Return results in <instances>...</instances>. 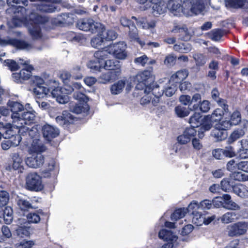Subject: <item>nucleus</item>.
<instances>
[{"label":"nucleus","instance_id":"1","mask_svg":"<svg viewBox=\"0 0 248 248\" xmlns=\"http://www.w3.org/2000/svg\"><path fill=\"white\" fill-rule=\"evenodd\" d=\"M126 45L124 42H119L110 45L105 49L96 51L94 57L99 59H105L108 56L112 54L119 59H124L127 56L125 51Z\"/></svg>","mask_w":248,"mask_h":248},{"label":"nucleus","instance_id":"2","mask_svg":"<svg viewBox=\"0 0 248 248\" xmlns=\"http://www.w3.org/2000/svg\"><path fill=\"white\" fill-rule=\"evenodd\" d=\"M35 112L33 110L24 111L21 115L18 118L14 116L15 118L13 127H16L19 129V134L24 135L26 133V131L29 130V127L27 125L33 123L35 118Z\"/></svg>","mask_w":248,"mask_h":248},{"label":"nucleus","instance_id":"3","mask_svg":"<svg viewBox=\"0 0 248 248\" xmlns=\"http://www.w3.org/2000/svg\"><path fill=\"white\" fill-rule=\"evenodd\" d=\"M29 19L32 22L29 27V31L33 39H39L42 37L39 24H45L48 21V18L38 14L31 12L29 16Z\"/></svg>","mask_w":248,"mask_h":248},{"label":"nucleus","instance_id":"4","mask_svg":"<svg viewBox=\"0 0 248 248\" xmlns=\"http://www.w3.org/2000/svg\"><path fill=\"white\" fill-rule=\"evenodd\" d=\"M206 2L207 0H185L183 2L184 14L191 16L200 14L204 10Z\"/></svg>","mask_w":248,"mask_h":248},{"label":"nucleus","instance_id":"5","mask_svg":"<svg viewBox=\"0 0 248 248\" xmlns=\"http://www.w3.org/2000/svg\"><path fill=\"white\" fill-rule=\"evenodd\" d=\"M248 230V222L238 221L227 227V232L229 236L239 237L245 234Z\"/></svg>","mask_w":248,"mask_h":248},{"label":"nucleus","instance_id":"6","mask_svg":"<svg viewBox=\"0 0 248 248\" xmlns=\"http://www.w3.org/2000/svg\"><path fill=\"white\" fill-rule=\"evenodd\" d=\"M31 81L34 85L33 92L38 98H43L46 95L50 89L46 87L44 79L39 76H34L31 78Z\"/></svg>","mask_w":248,"mask_h":248},{"label":"nucleus","instance_id":"7","mask_svg":"<svg viewBox=\"0 0 248 248\" xmlns=\"http://www.w3.org/2000/svg\"><path fill=\"white\" fill-rule=\"evenodd\" d=\"M77 26L80 30L89 31L92 33H95L100 29H103V25L91 19L79 20L77 23Z\"/></svg>","mask_w":248,"mask_h":248},{"label":"nucleus","instance_id":"8","mask_svg":"<svg viewBox=\"0 0 248 248\" xmlns=\"http://www.w3.org/2000/svg\"><path fill=\"white\" fill-rule=\"evenodd\" d=\"M27 188L31 191H38L43 188L42 178L35 172L29 173L26 177Z\"/></svg>","mask_w":248,"mask_h":248},{"label":"nucleus","instance_id":"9","mask_svg":"<svg viewBox=\"0 0 248 248\" xmlns=\"http://www.w3.org/2000/svg\"><path fill=\"white\" fill-rule=\"evenodd\" d=\"M140 4L150 2L153 4L152 12L155 16L161 15L166 11L167 3L165 0H135Z\"/></svg>","mask_w":248,"mask_h":248},{"label":"nucleus","instance_id":"10","mask_svg":"<svg viewBox=\"0 0 248 248\" xmlns=\"http://www.w3.org/2000/svg\"><path fill=\"white\" fill-rule=\"evenodd\" d=\"M26 158L25 162L27 166L31 168L37 169L43 166L45 162V157L40 153L32 154Z\"/></svg>","mask_w":248,"mask_h":248},{"label":"nucleus","instance_id":"11","mask_svg":"<svg viewBox=\"0 0 248 248\" xmlns=\"http://www.w3.org/2000/svg\"><path fill=\"white\" fill-rule=\"evenodd\" d=\"M15 14L16 15L14 16L11 21V23L13 25H9L11 27H20L28 18L26 9L22 6H20L17 9V13H16ZM9 24H10L9 23Z\"/></svg>","mask_w":248,"mask_h":248},{"label":"nucleus","instance_id":"12","mask_svg":"<svg viewBox=\"0 0 248 248\" xmlns=\"http://www.w3.org/2000/svg\"><path fill=\"white\" fill-rule=\"evenodd\" d=\"M151 76V73L149 71H144L138 73L134 78V82L136 85V89L137 90H143L147 86L148 80Z\"/></svg>","mask_w":248,"mask_h":248},{"label":"nucleus","instance_id":"13","mask_svg":"<svg viewBox=\"0 0 248 248\" xmlns=\"http://www.w3.org/2000/svg\"><path fill=\"white\" fill-rule=\"evenodd\" d=\"M8 45L14 46L20 49L26 50H30L32 48L31 44L24 41L10 38H7L4 39L0 38V45L6 46Z\"/></svg>","mask_w":248,"mask_h":248},{"label":"nucleus","instance_id":"14","mask_svg":"<svg viewBox=\"0 0 248 248\" xmlns=\"http://www.w3.org/2000/svg\"><path fill=\"white\" fill-rule=\"evenodd\" d=\"M167 3V9L174 15L184 14V7L181 0H165Z\"/></svg>","mask_w":248,"mask_h":248},{"label":"nucleus","instance_id":"15","mask_svg":"<svg viewBox=\"0 0 248 248\" xmlns=\"http://www.w3.org/2000/svg\"><path fill=\"white\" fill-rule=\"evenodd\" d=\"M33 67L31 65L27 66V68H24L18 73L12 74L13 78L17 83H22L23 81L28 79L31 76V71Z\"/></svg>","mask_w":248,"mask_h":248},{"label":"nucleus","instance_id":"16","mask_svg":"<svg viewBox=\"0 0 248 248\" xmlns=\"http://www.w3.org/2000/svg\"><path fill=\"white\" fill-rule=\"evenodd\" d=\"M42 131L44 137L47 140H50L57 137L59 134V129L49 124L43 125Z\"/></svg>","mask_w":248,"mask_h":248},{"label":"nucleus","instance_id":"17","mask_svg":"<svg viewBox=\"0 0 248 248\" xmlns=\"http://www.w3.org/2000/svg\"><path fill=\"white\" fill-rule=\"evenodd\" d=\"M30 142L31 143L28 147V152L30 155L38 154V153L42 154L46 150V147L39 139H34Z\"/></svg>","mask_w":248,"mask_h":248},{"label":"nucleus","instance_id":"18","mask_svg":"<svg viewBox=\"0 0 248 248\" xmlns=\"http://www.w3.org/2000/svg\"><path fill=\"white\" fill-rule=\"evenodd\" d=\"M196 134L195 128L188 127L186 128L183 133L177 137V140L181 144H186L189 142L192 138Z\"/></svg>","mask_w":248,"mask_h":248},{"label":"nucleus","instance_id":"19","mask_svg":"<svg viewBox=\"0 0 248 248\" xmlns=\"http://www.w3.org/2000/svg\"><path fill=\"white\" fill-rule=\"evenodd\" d=\"M55 119L60 125L66 126L74 122V117L68 111H63L61 115L57 116Z\"/></svg>","mask_w":248,"mask_h":248},{"label":"nucleus","instance_id":"20","mask_svg":"<svg viewBox=\"0 0 248 248\" xmlns=\"http://www.w3.org/2000/svg\"><path fill=\"white\" fill-rule=\"evenodd\" d=\"M56 169V162L51 159L46 162L45 168L41 170V174L45 178H49L54 174V171Z\"/></svg>","mask_w":248,"mask_h":248},{"label":"nucleus","instance_id":"21","mask_svg":"<svg viewBox=\"0 0 248 248\" xmlns=\"http://www.w3.org/2000/svg\"><path fill=\"white\" fill-rule=\"evenodd\" d=\"M188 73L186 70H181L178 71L173 74L169 80L170 84H178L185 79L188 76Z\"/></svg>","mask_w":248,"mask_h":248},{"label":"nucleus","instance_id":"22","mask_svg":"<svg viewBox=\"0 0 248 248\" xmlns=\"http://www.w3.org/2000/svg\"><path fill=\"white\" fill-rule=\"evenodd\" d=\"M8 106L10 108L11 111L12 112L11 115V118L13 120L12 124L13 125L15 121L14 116L18 118L20 115L19 112L24 110L23 106L20 103L15 101H10L8 102Z\"/></svg>","mask_w":248,"mask_h":248},{"label":"nucleus","instance_id":"23","mask_svg":"<svg viewBox=\"0 0 248 248\" xmlns=\"http://www.w3.org/2000/svg\"><path fill=\"white\" fill-rule=\"evenodd\" d=\"M132 18L136 21L138 26L143 29L154 28L155 26V22L153 20L148 21L146 18L142 17L137 18L135 16H132Z\"/></svg>","mask_w":248,"mask_h":248},{"label":"nucleus","instance_id":"24","mask_svg":"<svg viewBox=\"0 0 248 248\" xmlns=\"http://www.w3.org/2000/svg\"><path fill=\"white\" fill-rule=\"evenodd\" d=\"M224 205L223 207L230 210H239L240 206L231 200V197L228 194L223 195Z\"/></svg>","mask_w":248,"mask_h":248},{"label":"nucleus","instance_id":"25","mask_svg":"<svg viewBox=\"0 0 248 248\" xmlns=\"http://www.w3.org/2000/svg\"><path fill=\"white\" fill-rule=\"evenodd\" d=\"M106 59L102 61V67L107 70L111 71H118L117 70H119L120 73H121L120 65L118 61L114 60H105Z\"/></svg>","mask_w":248,"mask_h":248},{"label":"nucleus","instance_id":"26","mask_svg":"<svg viewBox=\"0 0 248 248\" xmlns=\"http://www.w3.org/2000/svg\"><path fill=\"white\" fill-rule=\"evenodd\" d=\"M109 71L102 74L99 78L100 82L106 83L111 80H115L120 75V71Z\"/></svg>","mask_w":248,"mask_h":248},{"label":"nucleus","instance_id":"27","mask_svg":"<svg viewBox=\"0 0 248 248\" xmlns=\"http://www.w3.org/2000/svg\"><path fill=\"white\" fill-rule=\"evenodd\" d=\"M69 109L73 113L80 114L88 111L89 107L87 103L76 104L72 103L70 104Z\"/></svg>","mask_w":248,"mask_h":248},{"label":"nucleus","instance_id":"28","mask_svg":"<svg viewBox=\"0 0 248 248\" xmlns=\"http://www.w3.org/2000/svg\"><path fill=\"white\" fill-rule=\"evenodd\" d=\"M159 237L164 240L171 242L170 244H172V242L175 241L177 237L172 232L166 229L161 230L158 233Z\"/></svg>","mask_w":248,"mask_h":248},{"label":"nucleus","instance_id":"29","mask_svg":"<svg viewBox=\"0 0 248 248\" xmlns=\"http://www.w3.org/2000/svg\"><path fill=\"white\" fill-rule=\"evenodd\" d=\"M227 6L234 8L248 7V0H225Z\"/></svg>","mask_w":248,"mask_h":248},{"label":"nucleus","instance_id":"30","mask_svg":"<svg viewBox=\"0 0 248 248\" xmlns=\"http://www.w3.org/2000/svg\"><path fill=\"white\" fill-rule=\"evenodd\" d=\"M212 136L217 141L222 140L227 137V132L225 130L218 127L216 125L212 131Z\"/></svg>","mask_w":248,"mask_h":248},{"label":"nucleus","instance_id":"31","mask_svg":"<svg viewBox=\"0 0 248 248\" xmlns=\"http://www.w3.org/2000/svg\"><path fill=\"white\" fill-rule=\"evenodd\" d=\"M233 192L241 198H246L248 196V192L246 187V186L241 184H238L236 185H234L232 187Z\"/></svg>","mask_w":248,"mask_h":248},{"label":"nucleus","instance_id":"32","mask_svg":"<svg viewBox=\"0 0 248 248\" xmlns=\"http://www.w3.org/2000/svg\"><path fill=\"white\" fill-rule=\"evenodd\" d=\"M16 200L18 207L21 210L27 211L30 209L33 208V206L30 202L29 201L24 198L18 196Z\"/></svg>","mask_w":248,"mask_h":248},{"label":"nucleus","instance_id":"33","mask_svg":"<svg viewBox=\"0 0 248 248\" xmlns=\"http://www.w3.org/2000/svg\"><path fill=\"white\" fill-rule=\"evenodd\" d=\"M28 224L26 222L23 226H18V228L16 229V232L17 235L21 237H28L30 236L31 232V228L27 226Z\"/></svg>","mask_w":248,"mask_h":248},{"label":"nucleus","instance_id":"34","mask_svg":"<svg viewBox=\"0 0 248 248\" xmlns=\"http://www.w3.org/2000/svg\"><path fill=\"white\" fill-rule=\"evenodd\" d=\"M58 22L63 25H69L74 22L73 15L69 14H62L58 17Z\"/></svg>","mask_w":248,"mask_h":248},{"label":"nucleus","instance_id":"35","mask_svg":"<svg viewBox=\"0 0 248 248\" xmlns=\"http://www.w3.org/2000/svg\"><path fill=\"white\" fill-rule=\"evenodd\" d=\"M2 215H3L4 221L6 224H10L13 219V211L10 206H6L4 210L1 211Z\"/></svg>","mask_w":248,"mask_h":248},{"label":"nucleus","instance_id":"36","mask_svg":"<svg viewBox=\"0 0 248 248\" xmlns=\"http://www.w3.org/2000/svg\"><path fill=\"white\" fill-rule=\"evenodd\" d=\"M12 133V130L10 129L7 130L5 133V136H3L4 139H9L8 140L11 142L13 146L16 147L19 145L21 140V137L19 135H12L11 137L7 136V134L10 135Z\"/></svg>","mask_w":248,"mask_h":248},{"label":"nucleus","instance_id":"37","mask_svg":"<svg viewBox=\"0 0 248 248\" xmlns=\"http://www.w3.org/2000/svg\"><path fill=\"white\" fill-rule=\"evenodd\" d=\"M101 32V35H103V38H104L106 41H111L115 40L117 37V33L112 30L105 31L104 26H103V29H100Z\"/></svg>","mask_w":248,"mask_h":248},{"label":"nucleus","instance_id":"38","mask_svg":"<svg viewBox=\"0 0 248 248\" xmlns=\"http://www.w3.org/2000/svg\"><path fill=\"white\" fill-rule=\"evenodd\" d=\"M224 115V111L221 108L216 109L211 114L208 115L207 118L211 122L220 121Z\"/></svg>","mask_w":248,"mask_h":248},{"label":"nucleus","instance_id":"39","mask_svg":"<svg viewBox=\"0 0 248 248\" xmlns=\"http://www.w3.org/2000/svg\"><path fill=\"white\" fill-rule=\"evenodd\" d=\"M202 117L200 113L195 112L191 116L189 119V123L190 124L191 128L198 127L201 125L202 122Z\"/></svg>","mask_w":248,"mask_h":248},{"label":"nucleus","instance_id":"40","mask_svg":"<svg viewBox=\"0 0 248 248\" xmlns=\"http://www.w3.org/2000/svg\"><path fill=\"white\" fill-rule=\"evenodd\" d=\"M129 36L132 40H135L138 42L141 46L145 45V43L140 40L138 37V30L135 25H132L131 28H130Z\"/></svg>","mask_w":248,"mask_h":248},{"label":"nucleus","instance_id":"41","mask_svg":"<svg viewBox=\"0 0 248 248\" xmlns=\"http://www.w3.org/2000/svg\"><path fill=\"white\" fill-rule=\"evenodd\" d=\"M134 62L138 64H140L144 66L146 64H153L155 63V61L154 60L149 59L146 55L136 58Z\"/></svg>","mask_w":248,"mask_h":248},{"label":"nucleus","instance_id":"42","mask_svg":"<svg viewBox=\"0 0 248 248\" xmlns=\"http://www.w3.org/2000/svg\"><path fill=\"white\" fill-rule=\"evenodd\" d=\"M192 222L197 226H201L205 222V215L199 212H193Z\"/></svg>","mask_w":248,"mask_h":248},{"label":"nucleus","instance_id":"43","mask_svg":"<svg viewBox=\"0 0 248 248\" xmlns=\"http://www.w3.org/2000/svg\"><path fill=\"white\" fill-rule=\"evenodd\" d=\"M245 135V130L237 128L234 130L229 138V141L232 143Z\"/></svg>","mask_w":248,"mask_h":248},{"label":"nucleus","instance_id":"44","mask_svg":"<svg viewBox=\"0 0 248 248\" xmlns=\"http://www.w3.org/2000/svg\"><path fill=\"white\" fill-rule=\"evenodd\" d=\"M237 219L236 214L234 212H229L224 214L221 217V221L223 223H229Z\"/></svg>","mask_w":248,"mask_h":248},{"label":"nucleus","instance_id":"45","mask_svg":"<svg viewBox=\"0 0 248 248\" xmlns=\"http://www.w3.org/2000/svg\"><path fill=\"white\" fill-rule=\"evenodd\" d=\"M125 84L123 80H119L112 85L111 92L113 94L120 93L123 90Z\"/></svg>","mask_w":248,"mask_h":248},{"label":"nucleus","instance_id":"46","mask_svg":"<svg viewBox=\"0 0 248 248\" xmlns=\"http://www.w3.org/2000/svg\"><path fill=\"white\" fill-rule=\"evenodd\" d=\"M9 200V194L5 191H0V217L2 215V207L6 205Z\"/></svg>","mask_w":248,"mask_h":248},{"label":"nucleus","instance_id":"47","mask_svg":"<svg viewBox=\"0 0 248 248\" xmlns=\"http://www.w3.org/2000/svg\"><path fill=\"white\" fill-rule=\"evenodd\" d=\"M187 213V209L186 208H179L176 209L174 213L171 215L172 220H177L184 217Z\"/></svg>","mask_w":248,"mask_h":248},{"label":"nucleus","instance_id":"48","mask_svg":"<svg viewBox=\"0 0 248 248\" xmlns=\"http://www.w3.org/2000/svg\"><path fill=\"white\" fill-rule=\"evenodd\" d=\"M95 58L97 60L98 62L91 61L88 63L87 66L89 68L91 69L93 71H99L100 69L102 67V61L104 60L105 59H99L95 57Z\"/></svg>","mask_w":248,"mask_h":248},{"label":"nucleus","instance_id":"49","mask_svg":"<svg viewBox=\"0 0 248 248\" xmlns=\"http://www.w3.org/2000/svg\"><path fill=\"white\" fill-rule=\"evenodd\" d=\"M230 178L236 181H245L248 180V175H247L241 172L234 171L230 174Z\"/></svg>","mask_w":248,"mask_h":248},{"label":"nucleus","instance_id":"50","mask_svg":"<svg viewBox=\"0 0 248 248\" xmlns=\"http://www.w3.org/2000/svg\"><path fill=\"white\" fill-rule=\"evenodd\" d=\"M98 32V35L95 37L93 38L91 40V45L95 48L101 46L105 40L104 38H103V35H101V32L100 30L97 31Z\"/></svg>","mask_w":248,"mask_h":248},{"label":"nucleus","instance_id":"51","mask_svg":"<svg viewBox=\"0 0 248 248\" xmlns=\"http://www.w3.org/2000/svg\"><path fill=\"white\" fill-rule=\"evenodd\" d=\"M173 49L175 51L182 53H187L191 49V46L188 44H175L173 46Z\"/></svg>","mask_w":248,"mask_h":248},{"label":"nucleus","instance_id":"52","mask_svg":"<svg viewBox=\"0 0 248 248\" xmlns=\"http://www.w3.org/2000/svg\"><path fill=\"white\" fill-rule=\"evenodd\" d=\"M208 35L211 39L217 41L221 38L223 35V33L221 30L217 29L212 30L209 32Z\"/></svg>","mask_w":248,"mask_h":248},{"label":"nucleus","instance_id":"53","mask_svg":"<svg viewBox=\"0 0 248 248\" xmlns=\"http://www.w3.org/2000/svg\"><path fill=\"white\" fill-rule=\"evenodd\" d=\"M175 111L176 115L179 117H185L189 114L188 108L181 106L176 107L175 108Z\"/></svg>","mask_w":248,"mask_h":248},{"label":"nucleus","instance_id":"54","mask_svg":"<svg viewBox=\"0 0 248 248\" xmlns=\"http://www.w3.org/2000/svg\"><path fill=\"white\" fill-rule=\"evenodd\" d=\"M12 159L13 160V168L15 170L19 169L21 167L22 163V158L19 156L18 154L14 153L12 155Z\"/></svg>","mask_w":248,"mask_h":248},{"label":"nucleus","instance_id":"55","mask_svg":"<svg viewBox=\"0 0 248 248\" xmlns=\"http://www.w3.org/2000/svg\"><path fill=\"white\" fill-rule=\"evenodd\" d=\"M193 57L196 62V65L198 66H202L206 62L205 56L202 54H195L193 55Z\"/></svg>","mask_w":248,"mask_h":248},{"label":"nucleus","instance_id":"56","mask_svg":"<svg viewBox=\"0 0 248 248\" xmlns=\"http://www.w3.org/2000/svg\"><path fill=\"white\" fill-rule=\"evenodd\" d=\"M220 185L221 189L226 192L232 189V187L234 186L229 178H224L221 181Z\"/></svg>","mask_w":248,"mask_h":248},{"label":"nucleus","instance_id":"57","mask_svg":"<svg viewBox=\"0 0 248 248\" xmlns=\"http://www.w3.org/2000/svg\"><path fill=\"white\" fill-rule=\"evenodd\" d=\"M26 131V133H24V135L20 134L22 136L26 135L28 134L29 136L31 138V141L32 140L34 139H39V134L38 133V131L36 127H32L31 128L29 127V130Z\"/></svg>","mask_w":248,"mask_h":248},{"label":"nucleus","instance_id":"58","mask_svg":"<svg viewBox=\"0 0 248 248\" xmlns=\"http://www.w3.org/2000/svg\"><path fill=\"white\" fill-rule=\"evenodd\" d=\"M230 121L232 126L238 124L241 121L240 112L238 111L233 112L231 116V120Z\"/></svg>","mask_w":248,"mask_h":248},{"label":"nucleus","instance_id":"59","mask_svg":"<svg viewBox=\"0 0 248 248\" xmlns=\"http://www.w3.org/2000/svg\"><path fill=\"white\" fill-rule=\"evenodd\" d=\"M177 86L176 84L169 83V85L165 88L162 93H164L166 96L170 97L174 94L177 90Z\"/></svg>","mask_w":248,"mask_h":248},{"label":"nucleus","instance_id":"60","mask_svg":"<svg viewBox=\"0 0 248 248\" xmlns=\"http://www.w3.org/2000/svg\"><path fill=\"white\" fill-rule=\"evenodd\" d=\"M27 218L30 223H37L40 221L39 213H30L27 215Z\"/></svg>","mask_w":248,"mask_h":248},{"label":"nucleus","instance_id":"61","mask_svg":"<svg viewBox=\"0 0 248 248\" xmlns=\"http://www.w3.org/2000/svg\"><path fill=\"white\" fill-rule=\"evenodd\" d=\"M227 170L231 172L235 171L238 169V162L234 159H231L226 164Z\"/></svg>","mask_w":248,"mask_h":248},{"label":"nucleus","instance_id":"62","mask_svg":"<svg viewBox=\"0 0 248 248\" xmlns=\"http://www.w3.org/2000/svg\"><path fill=\"white\" fill-rule=\"evenodd\" d=\"M212 127V124L210 122H207L203 124L200 127L199 131V137L202 138L203 136V133L206 131L209 130Z\"/></svg>","mask_w":248,"mask_h":248},{"label":"nucleus","instance_id":"63","mask_svg":"<svg viewBox=\"0 0 248 248\" xmlns=\"http://www.w3.org/2000/svg\"><path fill=\"white\" fill-rule=\"evenodd\" d=\"M5 65L7 66L11 71H16L19 69L18 63L15 61L7 59L4 61Z\"/></svg>","mask_w":248,"mask_h":248},{"label":"nucleus","instance_id":"64","mask_svg":"<svg viewBox=\"0 0 248 248\" xmlns=\"http://www.w3.org/2000/svg\"><path fill=\"white\" fill-rule=\"evenodd\" d=\"M74 98L80 102H83L82 103H86L88 100L86 95L80 92H76L74 93Z\"/></svg>","mask_w":248,"mask_h":248}]
</instances>
